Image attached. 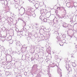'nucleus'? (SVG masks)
I'll return each instance as SVG.
<instances>
[{
  "label": "nucleus",
  "instance_id": "423d86ee",
  "mask_svg": "<svg viewBox=\"0 0 77 77\" xmlns=\"http://www.w3.org/2000/svg\"><path fill=\"white\" fill-rule=\"evenodd\" d=\"M29 2H30L31 3H32H32H33V4H34V3H33V2H35V1L34 0H33L32 2H31V1H30V0H29Z\"/></svg>",
  "mask_w": 77,
  "mask_h": 77
},
{
  "label": "nucleus",
  "instance_id": "f257e3e1",
  "mask_svg": "<svg viewBox=\"0 0 77 77\" xmlns=\"http://www.w3.org/2000/svg\"><path fill=\"white\" fill-rule=\"evenodd\" d=\"M66 6L67 8H71L72 7V4L71 3H68L66 4Z\"/></svg>",
  "mask_w": 77,
  "mask_h": 77
},
{
  "label": "nucleus",
  "instance_id": "20e7f679",
  "mask_svg": "<svg viewBox=\"0 0 77 77\" xmlns=\"http://www.w3.org/2000/svg\"><path fill=\"white\" fill-rule=\"evenodd\" d=\"M10 44H12L13 43V40L12 39H10L9 41Z\"/></svg>",
  "mask_w": 77,
  "mask_h": 77
},
{
  "label": "nucleus",
  "instance_id": "1a4fd4ad",
  "mask_svg": "<svg viewBox=\"0 0 77 77\" xmlns=\"http://www.w3.org/2000/svg\"><path fill=\"white\" fill-rule=\"evenodd\" d=\"M5 38H4V41H5Z\"/></svg>",
  "mask_w": 77,
  "mask_h": 77
},
{
  "label": "nucleus",
  "instance_id": "9d476101",
  "mask_svg": "<svg viewBox=\"0 0 77 77\" xmlns=\"http://www.w3.org/2000/svg\"><path fill=\"white\" fill-rule=\"evenodd\" d=\"M19 43V44H20V43Z\"/></svg>",
  "mask_w": 77,
  "mask_h": 77
},
{
  "label": "nucleus",
  "instance_id": "7ed1b4c3",
  "mask_svg": "<svg viewBox=\"0 0 77 77\" xmlns=\"http://www.w3.org/2000/svg\"><path fill=\"white\" fill-rule=\"evenodd\" d=\"M5 74L6 75H11V74L9 72H7L5 73Z\"/></svg>",
  "mask_w": 77,
  "mask_h": 77
},
{
  "label": "nucleus",
  "instance_id": "f03ea898",
  "mask_svg": "<svg viewBox=\"0 0 77 77\" xmlns=\"http://www.w3.org/2000/svg\"><path fill=\"white\" fill-rule=\"evenodd\" d=\"M39 18L41 20H42V21L44 19V17L43 16H40V17Z\"/></svg>",
  "mask_w": 77,
  "mask_h": 77
},
{
  "label": "nucleus",
  "instance_id": "39448f33",
  "mask_svg": "<svg viewBox=\"0 0 77 77\" xmlns=\"http://www.w3.org/2000/svg\"><path fill=\"white\" fill-rule=\"evenodd\" d=\"M42 21H44L45 23H46L47 21V19L46 18H44V19L42 20Z\"/></svg>",
  "mask_w": 77,
  "mask_h": 77
},
{
  "label": "nucleus",
  "instance_id": "6e6552de",
  "mask_svg": "<svg viewBox=\"0 0 77 77\" xmlns=\"http://www.w3.org/2000/svg\"><path fill=\"white\" fill-rule=\"evenodd\" d=\"M21 8H23V7H21Z\"/></svg>",
  "mask_w": 77,
  "mask_h": 77
},
{
  "label": "nucleus",
  "instance_id": "0eeeda50",
  "mask_svg": "<svg viewBox=\"0 0 77 77\" xmlns=\"http://www.w3.org/2000/svg\"><path fill=\"white\" fill-rule=\"evenodd\" d=\"M0 76H2V74L0 73Z\"/></svg>",
  "mask_w": 77,
  "mask_h": 77
}]
</instances>
